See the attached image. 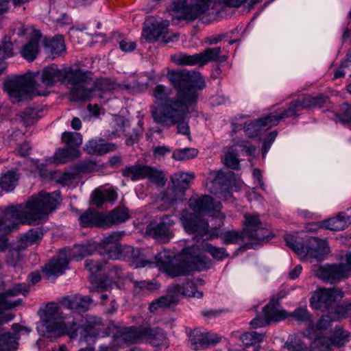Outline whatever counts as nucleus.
I'll use <instances>...</instances> for the list:
<instances>
[{"mask_svg":"<svg viewBox=\"0 0 351 351\" xmlns=\"http://www.w3.org/2000/svg\"><path fill=\"white\" fill-rule=\"evenodd\" d=\"M152 95L156 99V104L151 107V111L152 110L153 107H158L162 105L167 100L172 99V98H167V94L166 93V87L164 85L159 84L157 85L153 90ZM176 95L173 97V99L176 98Z\"/></svg>","mask_w":351,"mask_h":351,"instance_id":"5fc2aeb1","label":"nucleus"},{"mask_svg":"<svg viewBox=\"0 0 351 351\" xmlns=\"http://www.w3.org/2000/svg\"><path fill=\"white\" fill-rule=\"evenodd\" d=\"M193 173L179 172L171 177L172 187L167 191V199L171 204L178 200H182L184 192L189 189L191 182L194 179Z\"/></svg>","mask_w":351,"mask_h":351,"instance_id":"9b49d317","label":"nucleus"},{"mask_svg":"<svg viewBox=\"0 0 351 351\" xmlns=\"http://www.w3.org/2000/svg\"><path fill=\"white\" fill-rule=\"evenodd\" d=\"M12 330L15 333L14 336L11 332H7L0 335V351H14L17 349L18 343L16 339L19 333L25 331L26 333L30 332V330L26 327L21 326L19 324L12 325Z\"/></svg>","mask_w":351,"mask_h":351,"instance_id":"aec40b11","label":"nucleus"},{"mask_svg":"<svg viewBox=\"0 0 351 351\" xmlns=\"http://www.w3.org/2000/svg\"><path fill=\"white\" fill-rule=\"evenodd\" d=\"M92 302V299L88 296L75 295L71 298H65L62 304L73 311L84 312L89 308Z\"/></svg>","mask_w":351,"mask_h":351,"instance_id":"c85d7f7f","label":"nucleus"},{"mask_svg":"<svg viewBox=\"0 0 351 351\" xmlns=\"http://www.w3.org/2000/svg\"><path fill=\"white\" fill-rule=\"evenodd\" d=\"M17 181V175L14 171H10L0 179V188L6 191H12L16 186Z\"/></svg>","mask_w":351,"mask_h":351,"instance_id":"8fccbe9b","label":"nucleus"},{"mask_svg":"<svg viewBox=\"0 0 351 351\" xmlns=\"http://www.w3.org/2000/svg\"><path fill=\"white\" fill-rule=\"evenodd\" d=\"M330 252L326 241L311 237L304 243L303 254L321 261Z\"/></svg>","mask_w":351,"mask_h":351,"instance_id":"a211bd4d","label":"nucleus"},{"mask_svg":"<svg viewBox=\"0 0 351 351\" xmlns=\"http://www.w3.org/2000/svg\"><path fill=\"white\" fill-rule=\"evenodd\" d=\"M134 291L139 293L141 291H152L156 288V284L153 281L149 280H133Z\"/></svg>","mask_w":351,"mask_h":351,"instance_id":"0e129e2a","label":"nucleus"},{"mask_svg":"<svg viewBox=\"0 0 351 351\" xmlns=\"http://www.w3.org/2000/svg\"><path fill=\"white\" fill-rule=\"evenodd\" d=\"M72 73L76 75L73 79L68 78V83L71 86V93L74 100L81 101L90 99L94 92L95 87L91 82V73L89 71H84L80 69H72Z\"/></svg>","mask_w":351,"mask_h":351,"instance_id":"6e6552de","label":"nucleus"},{"mask_svg":"<svg viewBox=\"0 0 351 351\" xmlns=\"http://www.w3.org/2000/svg\"><path fill=\"white\" fill-rule=\"evenodd\" d=\"M197 150L193 148L176 149L173 153V158L177 160H184L195 158L197 155Z\"/></svg>","mask_w":351,"mask_h":351,"instance_id":"13d9d810","label":"nucleus"},{"mask_svg":"<svg viewBox=\"0 0 351 351\" xmlns=\"http://www.w3.org/2000/svg\"><path fill=\"white\" fill-rule=\"evenodd\" d=\"M237 149H234V146H232L224 156L223 162L226 166L237 169L239 166V160L237 158L236 152Z\"/></svg>","mask_w":351,"mask_h":351,"instance_id":"4d7b16f0","label":"nucleus"},{"mask_svg":"<svg viewBox=\"0 0 351 351\" xmlns=\"http://www.w3.org/2000/svg\"><path fill=\"white\" fill-rule=\"evenodd\" d=\"M190 208L196 213L208 210H217L220 208L221 203L214 202L213 199L207 195L192 196L189 201Z\"/></svg>","mask_w":351,"mask_h":351,"instance_id":"6ab92c4d","label":"nucleus"},{"mask_svg":"<svg viewBox=\"0 0 351 351\" xmlns=\"http://www.w3.org/2000/svg\"><path fill=\"white\" fill-rule=\"evenodd\" d=\"M294 115H295V114L290 102L288 108L280 113H272L266 117L258 119V121L259 123H261L263 130L265 131L273 126L277 125L280 120Z\"/></svg>","mask_w":351,"mask_h":351,"instance_id":"393cba45","label":"nucleus"},{"mask_svg":"<svg viewBox=\"0 0 351 351\" xmlns=\"http://www.w3.org/2000/svg\"><path fill=\"white\" fill-rule=\"evenodd\" d=\"M173 62L178 65H202L200 53L193 55L179 54L173 57Z\"/></svg>","mask_w":351,"mask_h":351,"instance_id":"a18cd8bd","label":"nucleus"},{"mask_svg":"<svg viewBox=\"0 0 351 351\" xmlns=\"http://www.w3.org/2000/svg\"><path fill=\"white\" fill-rule=\"evenodd\" d=\"M59 197L60 192L40 191L29 198L25 206L8 207L3 217L0 218V232L10 233L20 223L35 225L43 223L59 203Z\"/></svg>","mask_w":351,"mask_h":351,"instance_id":"f03ea898","label":"nucleus"},{"mask_svg":"<svg viewBox=\"0 0 351 351\" xmlns=\"http://www.w3.org/2000/svg\"><path fill=\"white\" fill-rule=\"evenodd\" d=\"M121 234L118 232H114L104 239L101 243L99 254H103L108 258L119 259L121 257V254H131L130 257L134 260L138 258L139 252L135 250L132 246H125L122 247L119 244V240Z\"/></svg>","mask_w":351,"mask_h":351,"instance_id":"1a4fd4ad","label":"nucleus"},{"mask_svg":"<svg viewBox=\"0 0 351 351\" xmlns=\"http://www.w3.org/2000/svg\"><path fill=\"white\" fill-rule=\"evenodd\" d=\"M38 84H34L29 75L18 76L7 80L4 88L8 93L12 103H19L25 99H29L34 94L45 96L48 91L38 90Z\"/></svg>","mask_w":351,"mask_h":351,"instance_id":"423d86ee","label":"nucleus"},{"mask_svg":"<svg viewBox=\"0 0 351 351\" xmlns=\"http://www.w3.org/2000/svg\"><path fill=\"white\" fill-rule=\"evenodd\" d=\"M264 317L268 324L271 322H278L285 317V312L280 308L278 300L272 299L263 308Z\"/></svg>","mask_w":351,"mask_h":351,"instance_id":"7c9ffc66","label":"nucleus"},{"mask_svg":"<svg viewBox=\"0 0 351 351\" xmlns=\"http://www.w3.org/2000/svg\"><path fill=\"white\" fill-rule=\"evenodd\" d=\"M28 292L29 286L25 283H19L0 293V325L12 320L14 315L8 311L21 304V300H12L10 298L21 294L25 295Z\"/></svg>","mask_w":351,"mask_h":351,"instance_id":"0eeeda50","label":"nucleus"},{"mask_svg":"<svg viewBox=\"0 0 351 351\" xmlns=\"http://www.w3.org/2000/svg\"><path fill=\"white\" fill-rule=\"evenodd\" d=\"M340 120L343 123H351V106L344 103L339 110Z\"/></svg>","mask_w":351,"mask_h":351,"instance_id":"774afa93","label":"nucleus"},{"mask_svg":"<svg viewBox=\"0 0 351 351\" xmlns=\"http://www.w3.org/2000/svg\"><path fill=\"white\" fill-rule=\"evenodd\" d=\"M105 262L96 258L88 259L85 262V267L92 274L98 272L101 269Z\"/></svg>","mask_w":351,"mask_h":351,"instance_id":"338daca9","label":"nucleus"},{"mask_svg":"<svg viewBox=\"0 0 351 351\" xmlns=\"http://www.w3.org/2000/svg\"><path fill=\"white\" fill-rule=\"evenodd\" d=\"M21 249L17 246V248L10 249L6 255V262L11 266H15L21 260L20 250Z\"/></svg>","mask_w":351,"mask_h":351,"instance_id":"69168bd1","label":"nucleus"},{"mask_svg":"<svg viewBox=\"0 0 351 351\" xmlns=\"http://www.w3.org/2000/svg\"><path fill=\"white\" fill-rule=\"evenodd\" d=\"M185 230L191 234L204 236L208 233V223L194 213L183 215L181 218Z\"/></svg>","mask_w":351,"mask_h":351,"instance_id":"f3484780","label":"nucleus"},{"mask_svg":"<svg viewBox=\"0 0 351 351\" xmlns=\"http://www.w3.org/2000/svg\"><path fill=\"white\" fill-rule=\"evenodd\" d=\"M123 277V272L121 268L119 266H112L108 271L106 281L101 282L95 288V291L97 293H101L104 291L107 290V282L106 281H110L116 282Z\"/></svg>","mask_w":351,"mask_h":351,"instance_id":"a19ab883","label":"nucleus"},{"mask_svg":"<svg viewBox=\"0 0 351 351\" xmlns=\"http://www.w3.org/2000/svg\"><path fill=\"white\" fill-rule=\"evenodd\" d=\"M45 47L47 52L52 58L61 56L65 51L66 47L62 36H56L51 39H45Z\"/></svg>","mask_w":351,"mask_h":351,"instance_id":"f704fd0d","label":"nucleus"},{"mask_svg":"<svg viewBox=\"0 0 351 351\" xmlns=\"http://www.w3.org/2000/svg\"><path fill=\"white\" fill-rule=\"evenodd\" d=\"M129 218L128 210L124 207H118L111 212L105 214L104 221L106 228L122 223Z\"/></svg>","mask_w":351,"mask_h":351,"instance_id":"72a5a7b5","label":"nucleus"},{"mask_svg":"<svg viewBox=\"0 0 351 351\" xmlns=\"http://www.w3.org/2000/svg\"><path fill=\"white\" fill-rule=\"evenodd\" d=\"M21 121L25 125L34 124L39 119L38 110L32 108H25L20 114Z\"/></svg>","mask_w":351,"mask_h":351,"instance_id":"6e6d98bb","label":"nucleus"},{"mask_svg":"<svg viewBox=\"0 0 351 351\" xmlns=\"http://www.w3.org/2000/svg\"><path fill=\"white\" fill-rule=\"evenodd\" d=\"M62 252L67 255L70 261L71 258H82L87 256L93 255L96 252V249L95 247L92 245H75L71 250H62Z\"/></svg>","mask_w":351,"mask_h":351,"instance_id":"4c0bfd02","label":"nucleus"},{"mask_svg":"<svg viewBox=\"0 0 351 351\" xmlns=\"http://www.w3.org/2000/svg\"><path fill=\"white\" fill-rule=\"evenodd\" d=\"M186 0H173V10L175 12L180 13V14L177 16L178 19L193 21L195 19H186L185 15L186 10L189 9V8L193 7V5L195 4V0H192V4L191 5L186 6Z\"/></svg>","mask_w":351,"mask_h":351,"instance_id":"603ef678","label":"nucleus"},{"mask_svg":"<svg viewBox=\"0 0 351 351\" xmlns=\"http://www.w3.org/2000/svg\"><path fill=\"white\" fill-rule=\"evenodd\" d=\"M350 223V218L345 217L343 213H340L337 217L326 221L325 226L330 230L340 231L346 228Z\"/></svg>","mask_w":351,"mask_h":351,"instance_id":"37998d69","label":"nucleus"},{"mask_svg":"<svg viewBox=\"0 0 351 351\" xmlns=\"http://www.w3.org/2000/svg\"><path fill=\"white\" fill-rule=\"evenodd\" d=\"M178 298L176 294L171 293V287H169L165 295L154 300L149 306L151 313H154L160 309L170 308L178 303Z\"/></svg>","mask_w":351,"mask_h":351,"instance_id":"c756f323","label":"nucleus"},{"mask_svg":"<svg viewBox=\"0 0 351 351\" xmlns=\"http://www.w3.org/2000/svg\"><path fill=\"white\" fill-rule=\"evenodd\" d=\"M332 321L334 320L329 314L322 315L315 324H310L303 334L309 338L319 339L318 337L321 334L326 332L330 328Z\"/></svg>","mask_w":351,"mask_h":351,"instance_id":"5701e85b","label":"nucleus"},{"mask_svg":"<svg viewBox=\"0 0 351 351\" xmlns=\"http://www.w3.org/2000/svg\"><path fill=\"white\" fill-rule=\"evenodd\" d=\"M116 145L105 143L104 140H91L86 145V151L90 154L102 155L116 149Z\"/></svg>","mask_w":351,"mask_h":351,"instance_id":"c9c22d12","label":"nucleus"},{"mask_svg":"<svg viewBox=\"0 0 351 351\" xmlns=\"http://www.w3.org/2000/svg\"><path fill=\"white\" fill-rule=\"evenodd\" d=\"M146 173H145V178H148L151 182L154 183L158 186H163L165 185L167 178L165 175L162 171H159L156 168L147 165Z\"/></svg>","mask_w":351,"mask_h":351,"instance_id":"49530a36","label":"nucleus"},{"mask_svg":"<svg viewBox=\"0 0 351 351\" xmlns=\"http://www.w3.org/2000/svg\"><path fill=\"white\" fill-rule=\"evenodd\" d=\"M221 52V47L207 48L200 52L202 65H205L209 62L217 61Z\"/></svg>","mask_w":351,"mask_h":351,"instance_id":"3c124183","label":"nucleus"},{"mask_svg":"<svg viewBox=\"0 0 351 351\" xmlns=\"http://www.w3.org/2000/svg\"><path fill=\"white\" fill-rule=\"evenodd\" d=\"M80 152L77 148L66 147L58 149L55 154V159L59 163H65L66 162L79 157Z\"/></svg>","mask_w":351,"mask_h":351,"instance_id":"de8ad7c7","label":"nucleus"},{"mask_svg":"<svg viewBox=\"0 0 351 351\" xmlns=\"http://www.w3.org/2000/svg\"><path fill=\"white\" fill-rule=\"evenodd\" d=\"M41 38V34L38 31H34L29 41L25 45L21 53L23 58L29 62L34 61L39 52L38 43Z\"/></svg>","mask_w":351,"mask_h":351,"instance_id":"cd10ccee","label":"nucleus"},{"mask_svg":"<svg viewBox=\"0 0 351 351\" xmlns=\"http://www.w3.org/2000/svg\"><path fill=\"white\" fill-rule=\"evenodd\" d=\"M315 275L325 282L335 283L348 277V269L343 263L319 266Z\"/></svg>","mask_w":351,"mask_h":351,"instance_id":"2eb2a0df","label":"nucleus"},{"mask_svg":"<svg viewBox=\"0 0 351 351\" xmlns=\"http://www.w3.org/2000/svg\"><path fill=\"white\" fill-rule=\"evenodd\" d=\"M147 169V165L136 164L125 167L121 170V172L123 176L130 178L132 181H136L145 178Z\"/></svg>","mask_w":351,"mask_h":351,"instance_id":"58836bf2","label":"nucleus"},{"mask_svg":"<svg viewBox=\"0 0 351 351\" xmlns=\"http://www.w3.org/2000/svg\"><path fill=\"white\" fill-rule=\"evenodd\" d=\"M62 141L68 147L76 148L82 143V138L80 133L65 132L62 135Z\"/></svg>","mask_w":351,"mask_h":351,"instance_id":"864d4df0","label":"nucleus"},{"mask_svg":"<svg viewBox=\"0 0 351 351\" xmlns=\"http://www.w3.org/2000/svg\"><path fill=\"white\" fill-rule=\"evenodd\" d=\"M202 246L204 251L209 253L214 259L217 261H221L229 256V254L224 247H217L208 243H204Z\"/></svg>","mask_w":351,"mask_h":351,"instance_id":"09e8293b","label":"nucleus"},{"mask_svg":"<svg viewBox=\"0 0 351 351\" xmlns=\"http://www.w3.org/2000/svg\"><path fill=\"white\" fill-rule=\"evenodd\" d=\"M330 102L328 97L319 94L316 96L311 95H304L299 97L294 101L291 102V106L296 114L304 109L311 108H322L326 106Z\"/></svg>","mask_w":351,"mask_h":351,"instance_id":"dca6fc26","label":"nucleus"},{"mask_svg":"<svg viewBox=\"0 0 351 351\" xmlns=\"http://www.w3.org/2000/svg\"><path fill=\"white\" fill-rule=\"evenodd\" d=\"M117 198V193L113 189H97L93 193V202L97 207H100L106 202H114Z\"/></svg>","mask_w":351,"mask_h":351,"instance_id":"e433bc0d","label":"nucleus"},{"mask_svg":"<svg viewBox=\"0 0 351 351\" xmlns=\"http://www.w3.org/2000/svg\"><path fill=\"white\" fill-rule=\"evenodd\" d=\"M43 232L39 228L31 229L27 232L19 241V247L25 249L28 245H33L41 240Z\"/></svg>","mask_w":351,"mask_h":351,"instance_id":"79ce46f5","label":"nucleus"},{"mask_svg":"<svg viewBox=\"0 0 351 351\" xmlns=\"http://www.w3.org/2000/svg\"><path fill=\"white\" fill-rule=\"evenodd\" d=\"M167 77L177 91L176 97L158 107H153L152 117L163 126L177 125L178 133L189 136V126L184 120L195 109L198 91L205 87L204 80L199 73L186 70L169 71Z\"/></svg>","mask_w":351,"mask_h":351,"instance_id":"f257e3e1","label":"nucleus"},{"mask_svg":"<svg viewBox=\"0 0 351 351\" xmlns=\"http://www.w3.org/2000/svg\"><path fill=\"white\" fill-rule=\"evenodd\" d=\"M143 328H136L135 327H130L120 329L117 331L115 338L117 343H136L142 341V333Z\"/></svg>","mask_w":351,"mask_h":351,"instance_id":"b1692460","label":"nucleus"},{"mask_svg":"<svg viewBox=\"0 0 351 351\" xmlns=\"http://www.w3.org/2000/svg\"><path fill=\"white\" fill-rule=\"evenodd\" d=\"M172 258L173 256L167 250L159 252L156 256L157 264L162 267L171 277L186 276L191 271L200 270L205 266L203 257L200 256L195 246L184 249L179 263L171 264Z\"/></svg>","mask_w":351,"mask_h":351,"instance_id":"39448f33","label":"nucleus"},{"mask_svg":"<svg viewBox=\"0 0 351 351\" xmlns=\"http://www.w3.org/2000/svg\"><path fill=\"white\" fill-rule=\"evenodd\" d=\"M41 319L48 337H60L65 334L71 339L80 336L81 341L89 345L95 342L99 333L104 329L101 319L97 317H89L80 325L73 322L71 325L67 326L56 303H49L46 306Z\"/></svg>","mask_w":351,"mask_h":351,"instance_id":"7ed1b4c3","label":"nucleus"},{"mask_svg":"<svg viewBox=\"0 0 351 351\" xmlns=\"http://www.w3.org/2000/svg\"><path fill=\"white\" fill-rule=\"evenodd\" d=\"M265 337L263 333H258L255 331L247 332L243 334L240 339L245 346V351H258V343L263 341Z\"/></svg>","mask_w":351,"mask_h":351,"instance_id":"473e14b6","label":"nucleus"},{"mask_svg":"<svg viewBox=\"0 0 351 351\" xmlns=\"http://www.w3.org/2000/svg\"><path fill=\"white\" fill-rule=\"evenodd\" d=\"M169 23L152 22L145 24L143 29V36L147 41L152 42L156 40L159 36L165 33Z\"/></svg>","mask_w":351,"mask_h":351,"instance_id":"a878e982","label":"nucleus"},{"mask_svg":"<svg viewBox=\"0 0 351 351\" xmlns=\"http://www.w3.org/2000/svg\"><path fill=\"white\" fill-rule=\"evenodd\" d=\"M349 332L340 327H337L330 339H317L313 342L311 351H330L331 347L340 348L348 341Z\"/></svg>","mask_w":351,"mask_h":351,"instance_id":"4468645a","label":"nucleus"},{"mask_svg":"<svg viewBox=\"0 0 351 351\" xmlns=\"http://www.w3.org/2000/svg\"><path fill=\"white\" fill-rule=\"evenodd\" d=\"M243 232L229 230L221 233L220 238L225 245L237 244L239 241L246 242V248H254L256 245L267 241L271 237L270 230L265 227L258 215H244Z\"/></svg>","mask_w":351,"mask_h":351,"instance_id":"20e7f679","label":"nucleus"},{"mask_svg":"<svg viewBox=\"0 0 351 351\" xmlns=\"http://www.w3.org/2000/svg\"><path fill=\"white\" fill-rule=\"evenodd\" d=\"M142 341H145L154 346H167V339L162 330L155 328H143Z\"/></svg>","mask_w":351,"mask_h":351,"instance_id":"bb28decb","label":"nucleus"},{"mask_svg":"<svg viewBox=\"0 0 351 351\" xmlns=\"http://www.w3.org/2000/svg\"><path fill=\"white\" fill-rule=\"evenodd\" d=\"M72 69L70 67L59 69L58 66L54 64L46 66L43 68L40 75V84L47 88L52 87L58 82L68 80L69 77L72 80L76 75L75 73H72Z\"/></svg>","mask_w":351,"mask_h":351,"instance_id":"9d476101","label":"nucleus"},{"mask_svg":"<svg viewBox=\"0 0 351 351\" xmlns=\"http://www.w3.org/2000/svg\"><path fill=\"white\" fill-rule=\"evenodd\" d=\"M337 297H343V293L339 289H319L312 295L311 304L315 309L328 312L334 306Z\"/></svg>","mask_w":351,"mask_h":351,"instance_id":"f8f14e48","label":"nucleus"},{"mask_svg":"<svg viewBox=\"0 0 351 351\" xmlns=\"http://www.w3.org/2000/svg\"><path fill=\"white\" fill-rule=\"evenodd\" d=\"M313 343L308 349L306 345L302 341L300 337L296 335H289L284 345V348L289 351H311Z\"/></svg>","mask_w":351,"mask_h":351,"instance_id":"c03bdc74","label":"nucleus"},{"mask_svg":"<svg viewBox=\"0 0 351 351\" xmlns=\"http://www.w3.org/2000/svg\"><path fill=\"white\" fill-rule=\"evenodd\" d=\"M264 130L258 120L251 122L245 127V134L250 138L258 136Z\"/></svg>","mask_w":351,"mask_h":351,"instance_id":"680f3d73","label":"nucleus"},{"mask_svg":"<svg viewBox=\"0 0 351 351\" xmlns=\"http://www.w3.org/2000/svg\"><path fill=\"white\" fill-rule=\"evenodd\" d=\"M328 313L335 321L348 317L343 304L341 305H337V303L335 302L332 308H331Z\"/></svg>","mask_w":351,"mask_h":351,"instance_id":"e2e57ef3","label":"nucleus"},{"mask_svg":"<svg viewBox=\"0 0 351 351\" xmlns=\"http://www.w3.org/2000/svg\"><path fill=\"white\" fill-rule=\"evenodd\" d=\"M211 0H195V4L186 10L185 18L196 19L204 14L209 8Z\"/></svg>","mask_w":351,"mask_h":351,"instance_id":"ea45409f","label":"nucleus"},{"mask_svg":"<svg viewBox=\"0 0 351 351\" xmlns=\"http://www.w3.org/2000/svg\"><path fill=\"white\" fill-rule=\"evenodd\" d=\"M174 224L171 217H163L160 222L154 221L146 227L145 233L162 243H167L173 237L170 227Z\"/></svg>","mask_w":351,"mask_h":351,"instance_id":"ddd939ff","label":"nucleus"},{"mask_svg":"<svg viewBox=\"0 0 351 351\" xmlns=\"http://www.w3.org/2000/svg\"><path fill=\"white\" fill-rule=\"evenodd\" d=\"M287 246L293 250L298 254H303L304 243L300 241H298L293 236L288 234L285 237Z\"/></svg>","mask_w":351,"mask_h":351,"instance_id":"052dcab7","label":"nucleus"},{"mask_svg":"<svg viewBox=\"0 0 351 351\" xmlns=\"http://www.w3.org/2000/svg\"><path fill=\"white\" fill-rule=\"evenodd\" d=\"M189 340L193 345L195 346V350L206 348L205 333L195 329L190 332Z\"/></svg>","mask_w":351,"mask_h":351,"instance_id":"bf43d9fd","label":"nucleus"},{"mask_svg":"<svg viewBox=\"0 0 351 351\" xmlns=\"http://www.w3.org/2000/svg\"><path fill=\"white\" fill-rule=\"evenodd\" d=\"M80 224L82 228H106L104 213L93 209L88 208L84 211L79 218Z\"/></svg>","mask_w":351,"mask_h":351,"instance_id":"412c9836","label":"nucleus"},{"mask_svg":"<svg viewBox=\"0 0 351 351\" xmlns=\"http://www.w3.org/2000/svg\"><path fill=\"white\" fill-rule=\"evenodd\" d=\"M171 293L176 295L178 301L179 300L180 296L186 297H196L201 298L203 296V293L196 290V287L194 284L189 280H187L182 286L180 285H173L171 286Z\"/></svg>","mask_w":351,"mask_h":351,"instance_id":"2f4dec72","label":"nucleus"},{"mask_svg":"<svg viewBox=\"0 0 351 351\" xmlns=\"http://www.w3.org/2000/svg\"><path fill=\"white\" fill-rule=\"evenodd\" d=\"M69 262L67 255L60 250L59 254L45 266L43 271L48 276L61 275L66 269Z\"/></svg>","mask_w":351,"mask_h":351,"instance_id":"4be33fe9","label":"nucleus"}]
</instances>
